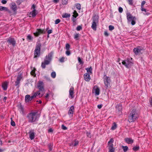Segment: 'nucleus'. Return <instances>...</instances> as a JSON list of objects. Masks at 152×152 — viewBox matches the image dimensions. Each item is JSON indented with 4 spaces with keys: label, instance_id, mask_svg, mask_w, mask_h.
<instances>
[{
    "label": "nucleus",
    "instance_id": "1",
    "mask_svg": "<svg viewBox=\"0 0 152 152\" xmlns=\"http://www.w3.org/2000/svg\"><path fill=\"white\" fill-rule=\"evenodd\" d=\"M53 54V52L52 51L45 56L44 61L42 62L41 64V66L43 68L45 69L46 67L45 65L50 64L52 59Z\"/></svg>",
    "mask_w": 152,
    "mask_h": 152
},
{
    "label": "nucleus",
    "instance_id": "2",
    "mask_svg": "<svg viewBox=\"0 0 152 152\" xmlns=\"http://www.w3.org/2000/svg\"><path fill=\"white\" fill-rule=\"evenodd\" d=\"M139 115L136 110L133 109L131 112L129 116V120L130 122H134L137 119Z\"/></svg>",
    "mask_w": 152,
    "mask_h": 152
},
{
    "label": "nucleus",
    "instance_id": "3",
    "mask_svg": "<svg viewBox=\"0 0 152 152\" xmlns=\"http://www.w3.org/2000/svg\"><path fill=\"white\" fill-rule=\"evenodd\" d=\"M28 119V121L30 123L35 122L37 119V113L33 112L28 114L27 116Z\"/></svg>",
    "mask_w": 152,
    "mask_h": 152
},
{
    "label": "nucleus",
    "instance_id": "4",
    "mask_svg": "<svg viewBox=\"0 0 152 152\" xmlns=\"http://www.w3.org/2000/svg\"><path fill=\"white\" fill-rule=\"evenodd\" d=\"M126 15L128 23H131L132 25H134L136 23V17L132 16L129 12L127 13Z\"/></svg>",
    "mask_w": 152,
    "mask_h": 152
},
{
    "label": "nucleus",
    "instance_id": "5",
    "mask_svg": "<svg viewBox=\"0 0 152 152\" xmlns=\"http://www.w3.org/2000/svg\"><path fill=\"white\" fill-rule=\"evenodd\" d=\"M41 46V43L39 42H37L36 45L35 49L34 51V58H37L40 56Z\"/></svg>",
    "mask_w": 152,
    "mask_h": 152
},
{
    "label": "nucleus",
    "instance_id": "6",
    "mask_svg": "<svg viewBox=\"0 0 152 152\" xmlns=\"http://www.w3.org/2000/svg\"><path fill=\"white\" fill-rule=\"evenodd\" d=\"M132 58H127L126 60L123 61L122 63L126 68H130L133 65V63L132 61Z\"/></svg>",
    "mask_w": 152,
    "mask_h": 152
},
{
    "label": "nucleus",
    "instance_id": "7",
    "mask_svg": "<svg viewBox=\"0 0 152 152\" xmlns=\"http://www.w3.org/2000/svg\"><path fill=\"white\" fill-rule=\"evenodd\" d=\"M114 140L113 138H111L108 142V148L109 152H115V148L113 147V143Z\"/></svg>",
    "mask_w": 152,
    "mask_h": 152
},
{
    "label": "nucleus",
    "instance_id": "8",
    "mask_svg": "<svg viewBox=\"0 0 152 152\" xmlns=\"http://www.w3.org/2000/svg\"><path fill=\"white\" fill-rule=\"evenodd\" d=\"M104 81L105 86L107 88L110 87V83L111 80L110 77L105 75L104 77Z\"/></svg>",
    "mask_w": 152,
    "mask_h": 152
},
{
    "label": "nucleus",
    "instance_id": "9",
    "mask_svg": "<svg viewBox=\"0 0 152 152\" xmlns=\"http://www.w3.org/2000/svg\"><path fill=\"white\" fill-rule=\"evenodd\" d=\"M36 7L34 4H33L31 7V9L33 10L32 11L29 13V15L30 17H35L37 15V11L35 9Z\"/></svg>",
    "mask_w": 152,
    "mask_h": 152
},
{
    "label": "nucleus",
    "instance_id": "10",
    "mask_svg": "<svg viewBox=\"0 0 152 152\" xmlns=\"http://www.w3.org/2000/svg\"><path fill=\"white\" fill-rule=\"evenodd\" d=\"M37 87L39 90V92L43 91H44V83L41 81H39L38 83Z\"/></svg>",
    "mask_w": 152,
    "mask_h": 152
},
{
    "label": "nucleus",
    "instance_id": "11",
    "mask_svg": "<svg viewBox=\"0 0 152 152\" xmlns=\"http://www.w3.org/2000/svg\"><path fill=\"white\" fill-rule=\"evenodd\" d=\"M46 32L44 29H37L36 32L34 33V34L36 37H38L40 34H44Z\"/></svg>",
    "mask_w": 152,
    "mask_h": 152
},
{
    "label": "nucleus",
    "instance_id": "12",
    "mask_svg": "<svg viewBox=\"0 0 152 152\" xmlns=\"http://www.w3.org/2000/svg\"><path fill=\"white\" fill-rule=\"evenodd\" d=\"M142 49L140 47H138L134 48L133 49V52L136 55H139L142 53L141 51Z\"/></svg>",
    "mask_w": 152,
    "mask_h": 152
},
{
    "label": "nucleus",
    "instance_id": "13",
    "mask_svg": "<svg viewBox=\"0 0 152 152\" xmlns=\"http://www.w3.org/2000/svg\"><path fill=\"white\" fill-rule=\"evenodd\" d=\"M98 19L97 18H93V23L91 26L92 28L95 31L96 29V23H98Z\"/></svg>",
    "mask_w": 152,
    "mask_h": 152
},
{
    "label": "nucleus",
    "instance_id": "14",
    "mask_svg": "<svg viewBox=\"0 0 152 152\" xmlns=\"http://www.w3.org/2000/svg\"><path fill=\"white\" fill-rule=\"evenodd\" d=\"M116 111L118 112V113L120 115L121 113L122 110V105L121 104H117L115 106Z\"/></svg>",
    "mask_w": 152,
    "mask_h": 152
},
{
    "label": "nucleus",
    "instance_id": "15",
    "mask_svg": "<svg viewBox=\"0 0 152 152\" xmlns=\"http://www.w3.org/2000/svg\"><path fill=\"white\" fill-rule=\"evenodd\" d=\"M7 42L11 45H12L13 46H15L16 44V41L14 38L10 37L7 40Z\"/></svg>",
    "mask_w": 152,
    "mask_h": 152
},
{
    "label": "nucleus",
    "instance_id": "16",
    "mask_svg": "<svg viewBox=\"0 0 152 152\" xmlns=\"http://www.w3.org/2000/svg\"><path fill=\"white\" fill-rule=\"evenodd\" d=\"M28 134H29V138L31 140H32L34 139L35 133L34 130H30Z\"/></svg>",
    "mask_w": 152,
    "mask_h": 152
},
{
    "label": "nucleus",
    "instance_id": "17",
    "mask_svg": "<svg viewBox=\"0 0 152 152\" xmlns=\"http://www.w3.org/2000/svg\"><path fill=\"white\" fill-rule=\"evenodd\" d=\"M93 93H94L96 95H98L99 94L100 90L97 86L94 87L92 90Z\"/></svg>",
    "mask_w": 152,
    "mask_h": 152
},
{
    "label": "nucleus",
    "instance_id": "18",
    "mask_svg": "<svg viewBox=\"0 0 152 152\" xmlns=\"http://www.w3.org/2000/svg\"><path fill=\"white\" fill-rule=\"evenodd\" d=\"M34 98L33 95L30 96L29 95H26L25 97V101L26 102H28Z\"/></svg>",
    "mask_w": 152,
    "mask_h": 152
},
{
    "label": "nucleus",
    "instance_id": "19",
    "mask_svg": "<svg viewBox=\"0 0 152 152\" xmlns=\"http://www.w3.org/2000/svg\"><path fill=\"white\" fill-rule=\"evenodd\" d=\"M74 88L73 87H72L70 88L69 90V97L71 99H72L74 97Z\"/></svg>",
    "mask_w": 152,
    "mask_h": 152
},
{
    "label": "nucleus",
    "instance_id": "20",
    "mask_svg": "<svg viewBox=\"0 0 152 152\" xmlns=\"http://www.w3.org/2000/svg\"><path fill=\"white\" fill-rule=\"evenodd\" d=\"M74 111V107L73 106H71L68 112L69 115L70 116H72Z\"/></svg>",
    "mask_w": 152,
    "mask_h": 152
},
{
    "label": "nucleus",
    "instance_id": "21",
    "mask_svg": "<svg viewBox=\"0 0 152 152\" xmlns=\"http://www.w3.org/2000/svg\"><path fill=\"white\" fill-rule=\"evenodd\" d=\"M11 4V9L12 10L13 12H16L17 8L16 4L14 2H12Z\"/></svg>",
    "mask_w": 152,
    "mask_h": 152
},
{
    "label": "nucleus",
    "instance_id": "22",
    "mask_svg": "<svg viewBox=\"0 0 152 152\" xmlns=\"http://www.w3.org/2000/svg\"><path fill=\"white\" fill-rule=\"evenodd\" d=\"M84 79L86 81H88L90 80V76L88 73H85L84 75Z\"/></svg>",
    "mask_w": 152,
    "mask_h": 152
},
{
    "label": "nucleus",
    "instance_id": "23",
    "mask_svg": "<svg viewBox=\"0 0 152 152\" xmlns=\"http://www.w3.org/2000/svg\"><path fill=\"white\" fill-rule=\"evenodd\" d=\"M43 95L44 93H42L41 94L39 92V91H38L34 93L33 96H34V98H35L38 95L39 96V97H41Z\"/></svg>",
    "mask_w": 152,
    "mask_h": 152
},
{
    "label": "nucleus",
    "instance_id": "24",
    "mask_svg": "<svg viewBox=\"0 0 152 152\" xmlns=\"http://www.w3.org/2000/svg\"><path fill=\"white\" fill-rule=\"evenodd\" d=\"M2 86L4 90H6L7 88V82L3 83L2 84Z\"/></svg>",
    "mask_w": 152,
    "mask_h": 152
},
{
    "label": "nucleus",
    "instance_id": "25",
    "mask_svg": "<svg viewBox=\"0 0 152 152\" xmlns=\"http://www.w3.org/2000/svg\"><path fill=\"white\" fill-rule=\"evenodd\" d=\"M125 141L128 144L132 143L133 142V140L130 138H126L125 139Z\"/></svg>",
    "mask_w": 152,
    "mask_h": 152
},
{
    "label": "nucleus",
    "instance_id": "26",
    "mask_svg": "<svg viewBox=\"0 0 152 152\" xmlns=\"http://www.w3.org/2000/svg\"><path fill=\"white\" fill-rule=\"evenodd\" d=\"M70 16V14L66 13H65L62 15V17L63 18H67L69 17Z\"/></svg>",
    "mask_w": 152,
    "mask_h": 152
},
{
    "label": "nucleus",
    "instance_id": "27",
    "mask_svg": "<svg viewBox=\"0 0 152 152\" xmlns=\"http://www.w3.org/2000/svg\"><path fill=\"white\" fill-rule=\"evenodd\" d=\"M8 9L7 8L5 7H4L1 6H0V11H8Z\"/></svg>",
    "mask_w": 152,
    "mask_h": 152
},
{
    "label": "nucleus",
    "instance_id": "28",
    "mask_svg": "<svg viewBox=\"0 0 152 152\" xmlns=\"http://www.w3.org/2000/svg\"><path fill=\"white\" fill-rule=\"evenodd\" d=\"M86 69L87 70V72L91 74L92 73V69L91 67L89 68H86Z\"/></svg>",
    "mask_w": 152,
    "mask_h": 152
},
{
    "label": "nucleus",
    "instance_id": "29",
    "mask_svg": "<svg viewBox=\"0 0 152 152\" xmlns=\"http://www.w3.org/2000/svg\"><path fill=\"white\" fill-rule=\"evenodd\" d=\"M73 14V15H72V16L75 18H76L78 15V13L75 10L74 11Z\"/></svg>",
    "mask_w": 152,
    "mask_h": 152
},
{
    "label": "nucleus",
    "instance_id": "30",
    "mask_svg": "<svg viewBox=\"0 0 152 152\" xmlns=\"http://www.w3.org/2000/svg\"><path fill=\"white\" fill-rule=\"evenodd\" d=\"M122 148L124 152H126L128 150V148L127 146H122Z\"/></svg>",
    "mask_w": 152,
    "mask_h": 152
},
{
    "label": "nucleus",
    "instance_id": "31",
    "mask_svg": "<svg viewBox=\"0 0 152 152\" xmlns=\"http://www.w3.org/2000/svg\"><path fill=\"white\" fill-rule=\"evenodd\" d=\"M51 76L53 78H55L56 76V72H52L51 73Z\"/></svg>",
    "mask_w": 152,
    "mask_h": 152
},
{
    "label": "nucleus",
    "instance_id": "32",
    "mask_svg": "<svg viewBox=\"0 0 152 152\" xmlns=\"http://www.w3.org/2000/svg\"><path fill=\"white\" fill-rule=\"evenodd\" d=\"M116 127H117V125L115 124V123H113V125L111 127V129L112 130H114L116 128Z\"/></svg>",
    "mask_w": 152,
    "mask_h": 152
},
{
    "label": "nucleus",
    "instance_id": "33",
    "mask_svg": "<svg viewBox=\"0 0 152 152\" xmlns=\"http://www.w3.org/2000/svg\"><path fill=\"white\" fill-rule=\"evenodd\" d=\"M141 10L142 11H144L145 13H144V14L145 15H148L149 14V13H146V9L143 8V7H141Z\"/></svg>",
    "mask_w": 152,
    "mask_h": 152
},
{
    "label": "nucleus",
    "instance_id": "34",
    "mask_svg": "<svg viewBox=\"0 0 152 152\" xmlns=\"http://www.w3.org/2000/svg\"><path fill=\"white\" fill-rule=\"evenodd\" d=\"M139 149V146H135L133 148V150L134 151H136Z\"/></svg>",
    "mask_w": 152,
    "mask_h": 152
},
{
    "label": "nucleus",
    "instance_id": "35",
    "mask_svg": "<svg viewBox=\"0 0 152 152\" xmlns=\"http://www.w3.org/2000/svg\"><path fill=\"white\" fill-rule=\"evenodd\" d=\"M76 7L77 9L80 10L81 9V5L80 4H77L76 5Z\"/></svg>",
    "mask_w": 152,
    "mask_h": 152
},
{
    "label": "nucleus",
    "instance_id": "36",
    "mask_svg": "<svg viewBox=\"0 0 152 152\" xmlns=\"http://www.w3.org/2000/svg\"><path fill=\"white\" fill-rule=\"evenodd\" d=\"M70 46L69 44L67 43L66 44L65 48L66 49V50H69L70 48Z\"/></svg>",
    "mask_w": 152,
    "mask_h": 152
},
{
    "label": "nucleus",
    "instance_id": "37",
    "mask_svg": "<svg viewBox=\"0 0 152 152\" xmlns=\"http://www.w3.org/2000/svg\"><path fill=\"white\" fill-rule=\"evenodd\" d=\"M78 60L79 62L81 64H83V62L81 60V58L80 57H78Z\"/></svg>",
    "mask_w": 152,
    "mask_h": 152
},
{
    "label": "nucleus",
    "instance_id": "38",
    "mask_svg": "<svg viewBox=\"0 0 152 152\" xmlns=\"http://www.w3.org/2000/svg\"><path fill=\"white\" fill-rule=\"evenodd\" d=\"M109 29L110 31H112L114 28V27L110 25L109 26Z\"/></svg>",
    "mask_w": 152,
    "mask_h": 152
},
{
    "label": "nucleus",
    "instance_id": "39",
    "mask_svg": "<svg viewBox=\"0 0 152 152\" xmlns=\"http://www.w3.org/2000/svg\"><path fill=\"white\" fill-rule=\"evenodd\" d=\"M82 29V27L80 26H78L76 28V29L78 31H79L80 30H81Z\"/></svg>",
    "mask_w": 152,
    "mask_h": 152
},
{
    "label": "nucleus",
    "instance_id": "40",
    "mask_svg": "<svg viewBox=\"0 0 152 152\" xmlns=\"http://www.w3.org/2000/svg\"><path fill=\"white\" fill-rule=\"evenodd\" d=\"M33 37L30 35H28L27 37V39L28 40H31L33 39Z\"/></svg>",
    "mask_w": 152,
    "mask_h": 152
},
{
    "label": "nucleus",
    "instance_id": "41",
    "mask_svg": "<svg viewBox=\"0 0 152 152\" xmlns=\"http://www.w3.org/2000/svg\"><path fill=\"white\" fill-rule=\"evenodd\" d=\"M129 4L130 5H132L133 4V0H127Z\"/></svg>",
    "mask_w": 152,
    "mask_h": 152
},
{
    "label": "nucleus",
    "instance_id": "42",
    "mask_svg": "<svg viewBox=\"0 0 152 152\" xmlns=\"http://www.w3.org/2000/svg\"><path fill=\"white\" fill-rule=\"evenodd\" d=\"M21 78L22 77L20 75H18L17 77V80L20 81L21 79Z\"/></svg>",
    "mask_w": 152,
    "mask_h": 152
},
{
    "label": "nucleus",
    "instance_id": "43",
    "mask_svg": "<svg viewBox=\"0 0 152 152\" xmlns=\"http://www.w3.org/2000/svg\"><path fill=\"white\" fill-rule=\"evenodd\" d=\"M60 22V20L59 19H56L55 22V24H58Z\"/></svg>",
    "mask_w": 152,
    "mask_h": 152
},
{
    "label": "nucleus",
    "instance_id": "44",
    "mask_svg": "<svg viewBox=\"0 0 152 152\" xmlns=\"http://www.w3.org/2000/svg\"><path fill=\"white\" fill-rule=\"evenodd\" d=\"M66 54L67 56H69L71 53L69 50H67V51L66 52Z\"/></svg>",
    "mask_w": 152,
    "mask_h": 152
},
{
    "label": "nucleus",
    "instance_id": "45",
    "mask_svg": "<svg viewBox=\"0 0 152 152\" xmlns=\"http://www.w3.org/2000/svg\"><path fill=\"white\" fill-rule=\"evenodd\" d=\"M64 58L62 57L59 59V61L61 62H63L64 61Z\"/></svg>",
    "mask_w": 152,
    "mask_h": 152
},
{
    "label": "nucleus",
    "instance_id": "46",
    "mask_svg": "<svg viewBox=\"0 0 152 152\" xmlns=\"http://www.w3.org/2000/svg\"><path fill=\"white\" fill-rule=\"evenodd\" d=\"M31 74L32 75H35V71L34 70H32L31 72Z\"/></svg>",
    "mask_w": 152,
    "mask_h": 152
},
{
    "label": "nucleus",
    "instance_id": "47",
    "mask_svg": "<svg viewBox=\"0 0 152 152\" xmlns=\"http://www.w3.org/2000/svg\"><path fill=\"white\" fill-rule=\"evenodd\" d=\"M118 11L119 12L122 13L123 11V9L121 7H119L118 9Z\"/></svg>",
    "mask_w": 152,
    "mask_h": 152
},
{
    "label": "nucleus",
    "instance_id": "48",
    "mask_svg": "<svg viewBox=\"0 0 152 152\" xmlns=\"http://www.w3.org/2000/svg\"><path fill=\"white\" fill-rule=\"evenodd\" d=\"M79 142L78 141H75V142L73 144V145L74 146H76L77 145H78V144Z\"/></svg>",
    "mask_w": 152,
    "mask_h": 152
},
{
    "label": "nucleus",
    "instance_id": "49",
    "mask_svg": "<svg viewBox=\"0 0 152 152\" xmlns=\"http://www.w3.org/2000/svg\"><path fill=\"white\" fill-rule=\"evenodd\" d=\"M79 36V34H76L74 35V38L75 39H77Z\"/></svg>",
    "mask_w": 152,
    "mask_h": 152
},
{
    "label": "nucleus",
    "instance_id": "50",
    "mask_svg": "<svg viewBox=\"0 0 152 152\" xmlns=\"http://www.w3.org/2000/svg\"><path fill=\"white\" fill-rule=\"evenodd\" d=\"M145 3V1H142L141 4V7H143Z\"/></svg>",
    "mask_w": 152,
    "mask_h": 152
},
{
    "label": "nucleus",
    "instance_id": "51",
    "mask_svg": "<svg viewBox=\"0 0 152 152\" xmlns=\"http://www.w3.org/2000/svg\"><path fill=\"white\" fill-rule=\"evenodd\" d=\"M62 129L64 130H66L67 129V128L65 126H64V125H62Z\"/></svg>",
    "mask_w": 152,
    "mask_h": 152
},
{
    "label": "nucleus",
    "instance_id": "52",
    "mask_svg": "<svg viewBox=\"0 0 152 152\" xmlns=\"http://www.w3.org/2000/svg\"><path fill=\"white\" fill-rule=\"evenodd\" d=\"M11 125H12V126H14L15 125V122L13 121H11Z\"/></svg>",
    "mask_w": 152,
    "mask_h": 152
},
{
    "label": "nucleus",
    "instance_id": "53",
    "mask_svg": "<svg viewBox=\"0 0 152 152\" xmlns=\"http://www.w3.org/2000/svg\"><path fill=\"white\" fill-rule=\"evenodd\" d=\"M1 2L3 4H4L7 3V1L5 0H2L1 1Z\"/></svg>",
    "mask_w": 152,
    "mask_h": 152
},
{
    "label": "nucleus",
    "instance_id": "54",
    "mask_svg": "<svg viewBox=\"0 0 152 152\" xmlns=\"http://www.w3.org/2000/svg\"><path fill=\"white\" fill-rule=\"evenodd\" d=\"M20 81L17 80L15 82V85L16 86H18L20 83Z\"/></svg>",
    "mask_w": 152,
    "mask_h": 152
},
{
    "label": "nucleus",
    "instance_id": "55",
    "mask_svg": "<svg viewBox=\"0 0 152 152\" xmlns=\"http://www.w3.org/2000/svg\"><path fill=\"white\" fill-rule=\"evenodd\" d=\"M52 32V31L51 30H49L48 31L47 33L48 34H51Z\"/></svg>",
    "mask_w": 152,
    "mask_h": 152
},
{
    "label": "nucleus",
    "instance_id": "56",
    "mask_svg": "<svg viewBox=\"0 0 152 152\" xmlns=\"http://www.w3.org/2000/svg\"><path fill=\"white\" fill-rule=\"evenodd\" d=\"M49 150L50 151H51L52 149V146L51 145H50L49 146Z\"/></svg>",
    "mask_w": 152,
    "mask_h": 152
},
{
    "label": "nucleus",
    "instance_id": "57",
    "mask_svg": "<svg viewBox=\"0 0 152 152\" xmlns=\"http://www.w3.org/2000/svg\"><path fill=\"white\" fill-rule=\"evenodd\" d=\"M104 35L107 37L109 35V34L107 31H105L104 32Z\"/></svg>",
    "mask_w": 152,
    "mask_h": 152
},
{
    "label": "nucleus",
    "instance_id": "58",
    "mask_svg": "<svg viewBox=\"0 0 152 152\" xmlns=\"http://www.w3.org/2000/svg\"><path fill=\"white\" fill-rule=\"evenodd\" d=\"M102 104L98 105L97 106L98 108L99 109H101L102 108Z\"/></svg>",
    "mask_w": 152,
    "mask_h": 152
},
{
    "label": "nucleus",
    "instance_id": "59",
    "mask_svg": "<svg viewBox=\"0 0 152 152\" xmlns=\"http://www.w3.org/2000/svg\"><path fill=\"white\" fill-rule=\"evenodd\" d=\"M53 130L51 128L50 129L48 130V132H53Z\"/></svg>",
    "mask_w": 152,
    "mask_h": 152
},
{
    "label": "nucleus",
    "instance_id": "60",
    "mask_svg": "<svg viewBox=\"0 0 152 152\" xmlns=\"http://www.w3.org/2000/svg\"><path fill=\"white\" fill-rule=\"evenodd\" d=\"M86 134H87V135L88 137H90V133L87 132L86 133Z\"/></svg>",
    "mask_w": 152,
    "mask_h": 152
},
{
    "label": "nucleus",
    "instance_id": "61",
    "mask_svg": "<svg viewBox=\"0 0 152 152\" xmlns=\"http://www.w3.org/2000/svg\"><path fill=\"white\" fill-rule=\"evenodd\" d=\"M151 105L152 106V97L151 98V99L150 100Z\"/></svg>",
    "mask_w": 152,
    "mask_h": 152
},
{
    "label": "nucleus",
    "instance_id": "62",
    "mask_svg": "<svg viewBox=\"0 0 152 152\" xmlns=\"http://www.w3.org/2000/svg\"><path fill=\"white\" fill-rule=\"evenodd\" d=\"M49 94H47L45 97L46 98H48L49 97Z\"/></svg>",
    "mask_w": 152,
    "mask_h": 152
},
{
    "label": "nucleus",
    "instance_id": "63",
    "mask_svg": "<svg viewBox=\"0 0 152 152\" xmlns=\"http://www.w3.org/2000/svg\"><path fill=\"white\" fill-rule=\"evenodd\" d=\"M59 1V0H53V1L55 3H58Z\"/></svg>",
    "mask_w": 152,
    "mask_h": 152
},
{
    "label": "nucleus",
    "instance_id": "64",
    "mask_svg": "<svg viewBox=\"0 0 152 152\" xmlns=\"http://www.w3.org/2000/svg\"><path fill=\"white\" fill-rule=\"evenodd\" d=\"M75 18H74V17L73 18H72V20L73 21V22H75Z\"/></svg>",
    "mask_w": 152,
    "mask_h": 152
}]
</instances>
